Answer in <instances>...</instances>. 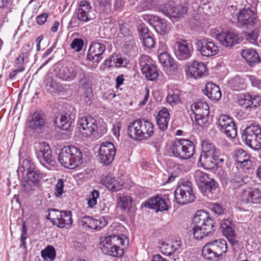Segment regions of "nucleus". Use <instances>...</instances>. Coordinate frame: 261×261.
I'll list each match as a JSON object with an SVG mask.
<instances>
[{
	"label": "nucleus",
	"instance_id": "obj_49",
	"mask_svg": "<svg viewBox=\"0 0 261 261\" xmlns=\"http://www.w3.org/2000/svg\"><path fill=\"white\" fill-rule=\"evenodd\" d=\"M156 5V0H143L137 6V10L139 12L146 11L153 9Z\"/></svg>",
	"mask_w": 261,
	"mask_h": 261
},
{
	"label": "nucleus",
	"instance_id": "obj_2",
	"mask_svg": "<svg viewBox=\"0 0 261 261\" xmlns=\"http://www.w3.org/2000/svg\"><path fill=\"white\" fill-rule=\"evenodd\" d=\"M58 160L64 167L73 169L82 164V153L74 146H64L60 151Z\"/></svg>",
	"mask_w": 261,
	"mask_h": 261
},
{
	"label": "nucleus",
	"instance_id": "obj_10",
	"mask_svg": "<svg viewBox=\"0 0 261 261\" xmlns=\"http://www.w3.org/2000/svg\"><path fill=\"white\" fill-rule=\"evenodd\" d=\"M216 38L224 46L231 48L242 41V36L236 31L230 29L216 35Z\"/></svg>",
	"mask_w": 261,
	"mask_h": 261
},
{
	"label": "nucleus",
	"instance_id": "obj_59",
	"mask_svg": "<svg viewBox=\"0 0 261 261\" xmlns=\"http://www.w3.org/2000/svg\"><path fill=\"white\" fill-rule=\"evenodd\" d=\"M107 223L108 222L103 218H101L99 219H93V224H92L91 229L99 230L106 226L107 225Z\"/></svg>",
	"mask_w": 261,
	"mask_h": 261
},
{
	"label": "nucleus",
	"instance_id": "obj_8",
	"mask_svg": "<svg viewBox=\"0 0 261 261\" xmlns=\"http://www.w3.org/2000/svg\"><path fill=\"white\" fill-rule=\"evenodd\" d=\"M92 7L90 3L86 1H81L78 9L74 12L73 17L69 22V25L74 27L79 25L76 19L82 23L87 22L92 19L91 16Z\"/></svg>",
	"mask_w": 261,
	"mask_h": 261
},
{
	"label": "nucleus",
	"instance_id": "obj_64",
	"mask_svg": "<svg viewBox=\"0 0 261 261\" xmlns=\"http://www.w3.org/2000/svg\"><path fill=\"white\" fill-rule=\"evenodd\" d=\"M64 181L62 179H59L58 182L56 186L55 195L57 198L61 197L64 191Z\"/></svg>",
	"mask_w": 261,
	"mask_h": 261
},
{
	"label": "nucleus",
	"instance_id": "obj_42",
	"mask_svg": "<svg viewBox=\"0 0 261 261\" xmlns=\"http://www.w3.org/2000/svg\"><path fill=\"white\" fill-rule=\"evenodd\" d=\"M202 255L205 259L213 261L218 260L220 257L219 254H216L215 251L208 243L203 246L202 249Z\"/></svg>",
	"mask_w": 261,
	"mask_h": 261
},
{
	"label": "nucleus",
	"instance_id": "obj_5",
	"mask_svg": "<svg viewBox=\"0 0 261 261\" xmlns=\"http://www.w3.org/2000/svg\"><path fill=\"white\" fill-rule=\"evenodd\" d=\"M175 200L180 204H185L193 202L195 199L192 184L189 181H182L174 192Z\"/></svg>",
	"mask_w": 261,
	"mask_h": 261
},
{
	"label": "nucleus",
	"instance_id": "obj_12",
	"mask_svg": "<svg viewBox=\"0 0 261 261\" xmlns=\"http://www.w3.org/2000/svg\"><path fill=\"white\" fill-rule=\"evenodd\" d=\"M196 46L197 51L202 56L210 57L216 55L219 49L218 46L210 39H200L197 40Z\"/></svg>",
	"mask_w": 261,
	"mask_h": 261
},
{
	"label": "nucleus",
	"instance_id": "obj_54",
	"mask_svg": "<svg viewBox=\"0 0 261 261\" xmlns=\"http://www.w3.org/2000/svg\"><path fill=\"white\" fill-rule=\"evenodd\" d=\"M60 83L54 81L51 78H48L45 82V86L46 89L51 93H57Z\"/></svg>",
	"mask_w": 261,
	"mask_h": 261
},
{
	"label": "nucleus",
	"instance_id": "obj_35",
	"mask_svg": "<svg viewBox=\"0 0 261 261\" xmlns=\"http://www.w3.org/2000/svg\"><path fill=\"white\" fill-rule=\"evenodd\" d=\"M228 83L231 90L235 91L244 90L247 86L244 77L239 75H236L231 78Z\"/></svg>",
	"mask_w": 261,
	"mask_h": 261
},
{
	"label": "nucleus",
	"instance_id": "obj_58",
	"mask_svg": "<svg viewBox=\"0 0 261 261\" xmlns=\"http://www.w3.org/2000/svg\"><path fill=\"white\" fill-rule=\"evenodd\" d=\"M99 196V193L97 190H94L89 195L87 204L89 207L92 208L97 204V199Z\"/></svg>",
	"mask_w": 261,
	"mask_h": 261
},
{
	"label": "nucleus",
	"instance_id": "obj_11",
	"mask_svg": "<svg viewBox=\"0 0 261 261\" xmlns=\"http://www.w3.org/2000/svg\"><path fill=\"white\" fill-rule=\"evenodd\" d=\"M142 17L161 35H165L171 30V24L168 23L165 19L149 14H144L142 15Z\"/></svg>",
	"mask_w": 261,
	"mask_h": 261
},
{
	"label": "nucleus",
	"instance_id": "obj_22",
	"mask_svg": "<svg viewBox=\"0 0 261 261\" xmlns=\"http://www.w3.org/2000/svg\"><path fill=\"white\" fill-rule=\"evenodd\" d=\"M110 239L107 237H102L99 243V247L102 252L113 257H120L123 254L122 249H115L113 247Z\"/></svg>",
	"mask_w": 261,
	"mask_h": 261
},
{
	"label": "nucleus",
	"instance_id": "obj_39",
	"mask_svg": "<svg viewBox=\"0 0 261 261\" xmlns=\"http://www.w3.org/2000/svg\"><path fill=\"white\" fill-rule=\"evenodd\" d=\"M55 122L63 130H68L72 123V118L70 115H59L56 117Z\"/></svg>",
	"mask_w": 261,
	"mask_h": 261
},
{
	"label": "nucleus",
	"instance_id": "obj_38",
	"mask_svg": "<svg viewBox=\"0 0 261 261\" xmlns=\"http://www.w3.org/2000/svg\"><path fill=\"white\" fill-rule=\"evenodd\" d=\"M139 119L130 122L127 126L128 136L135 140H140Z\"/></svg>",
	"mask_w": 261,
	"mask_h": 261
},
{
	"label": "nucleus",
	"instance_id": "obj_46",
	"mask_svg": "<svg viewBox=\"0 0 261 261\" xmlns=\"http://www.w3.org/2000/svg\"><path fill=\"white\" fill-rule=\"evenodd\" d=\"M194 177L199 188L211 178L208 174L200 170L194 172Z\"/></svg>",
	"mask_w": 261,
	"mask_h": 261
},
{
	"label": "nucleus",
	"instance_id": "obj_40",
	"mask_svg": "<svg viewBox=\"0 0 261 261\" xmlns=\"http://www.w3.org/2000/svg\"><path fill=\"white\" fill-rule=\"evenodd\" d=\"M193 114H210L209 106L206 102L197 101L191 106Z\"/></svg>",
	"mask_w": 261,
	"mask_h": 261
},
{
	"label": "nucleus",
	"instance_id": "obj_34",
	"mask_svg": "<svg viewBox=\"0 0 261 261\" xmlns=\"http://www.w3.org/2000/svg\"><path fill=\"white\" fill-rule=\"evenodd\" d=\"M217 155L201 154L198 162L201 166L206 169H214L216 166Z\"/></svg>",
	"mask_w": 261,
	"mask_h": 261
},
{
	"label": "nucleus",
	"instance_id": "obj_21",
	"mask_svg": "<svg viewBox=\"0 0 261 261\" xmlns=\"http://www.w3.org/2000/svg\"><path fill=\"white\" fill-rule=\"evenodd\" d=\"M142 205L150 209H153L156 212L167 211L169 208L165 200L160 195L152 197L143 203Z\"/></svg>",
	"mask_w": 261,
	"mask_h": 261
},
{
	"label": "nucleus",
	"instance_id": "obj_29",
	"mask_svg": "<svg viewBox=\"0 0 261 261\" xmlns=\"http://www.w3.org/2000/svg\"><path fill=\"white\" fill-rule=\"evenodd\" d=\"M188 67L187 71L195 79L204 75L206 71V65L202 62L194 61Z\"/></svg>",
	"mask_w": 261,
	"mask_h": 261
},
{
	"label": "nucleus",
	"instance_id": "obj_7",
	"mask_svg": "<svg viewBox=\"0 0 261 261\" xmlns=\"http://www.w3.org/2000/svg\"><path fill=\"white\" fill-rule=\"evenodd\" d=\"M80 67L71 63L65 65H56L54 71L56 77L64 82H71L76 76Z\"/></svg>",
	"mask_w": 261,
	"mask_h": 261
},
{
	"label": "nucleus",
	"instance_id": "obj_32",
	"mask_svg": "<svg viewBox=\"0 0 261 261\" xmlns=\"http://www.w3.org/2000/svg\"><path fill=\"white\" fill-rule=\"evenodd\" d=\"M251 95L249 93H244L240 96L238 100V104L241 106V111L243 113L249 112L253 113V109L252 108L253 102H252Z\"/></svg>",
	"mask_w": 261,
	"mask_h": 261
},
{
	"label": "nucleus",
	"instance_id": "obj_20",
	"mask_svg": "<svg viewBox=\"0 0 261 261\" xmlns=\"http://www.w3.org/2000/svg\"><path fill=\"white\" fill-rule=\"evenodd\" d=\"M36 155L39 160L43 158L45 163L52 166H55L56 161L47 143L42 142L40 143L39 149L36 152Z\"/></svg>",
	"mask_w": 261,
	"mask_h": 261
},
{
	"label": "nucleus",
	"instance_id": "obj_62",
	"mask_svg": "<svg viewBox=\"0 0 261 261\" xmlns=\"http://www.w3.org/2000/svg\"><path fill=\"white\" fill-rule=\"evenodd\" d=\"M83 46L84 41L81 38H74L70 44L71 48L76 52L80 51L82 49Z\"/></svg>",
	"mask_w": 261,
	"mask_h": 261
},
{
	"label": "nucleus",
	"instance_id": "obj_25",
	"mask_svg": "<svg viewBox=\"0 0 261 261\" xmlns=\"http://www.w3.org/2000/svg\"><path fill=\"white\" fill-rule=\"evenodd\" d=\"M140 140H146L152 136L154 128L153 124L150 121L139 119Z\"/></svg>",
	"mask_w": 261,
	"mask_h": 261
},
{
	"label": "nucleus",
	"instance_id": "obj_13",
	"mask_svg": "<svg viewBox=\"0 0 261 261\" xmlns=\"http://www.w3.org/2000/svg\"><path fill=\"white\" fill-rule=\"evenodd\" d=\"M77 124L81 127H80V131L83 137L90 136L97 128L96 120L91 117V115H85L81 117L78 120Z\"/></svg>",
	"mask_w": 261,
	"mask_h": 261
},
{
	"label": "nucleus",
	"instance_id": "obj_24",
	"mask_svg": "<svg viewBox=\"0 0 261 261\" xmlns=\"http://www.w3.org/2000/svg\"><path fill=\"white\" fill-rule=\"evenodd\" d=\"M241 55L247 64L252 67L258 64L261 61V59L256 50L252 48L243 49Z\"/></svg>",
	"mask_w": 261,
	"mask_h": 261
},
{
	"label": "nucleus",
	"instance_id": "obj_28",
	"mask_svg": "<svg viewBox=\"0 0 261 261\" xmlns=\"http://www.w3.org/2000/svg\"><path fill=\"white\" fill-rule=\"evenodd\" d=\"M165 8V14L174 18L182 17L187 11L186 7L181 5L171 7L169 4H166Z\"/></svg>",
	"mask_w": 261,
	"mask_h": 261
},
{
	"label": "nucleus",
	"instance_id": "obj_47",
	"mask_svg": "<svg viewBox=\"0 0 261 261\" xmlns=\"http://www.w3.org/2000/svg\"><path fill=\"white\" fill-rule=\"evenodd\" d=\"M118 206L123 210L129 211L132 206V199L130 197L127 196H120L118 198Z\"/></svg>",
	"mask_w": 261,
	"mask_h": 261
},
{
	"label": "nucleus",
	"instance_id": "obj_30",
	"mask_svg": "<svg viewBox=\"0 0 261 261\" xmlns=\"http://www.w3.org/2000/svg\"><path fill=\"white\" fill-rule=\"evenodd\" d=\"M204 196L212 198L214 194L218 190V184L213 178L199 188Z\"/></svg>",
	"mask_w": 261,
	"mask_h": 261
},
{
	"label": "nucleus",
	"instance_id": "obj_45",
	"mask_svg": "<svg viewBox=\"0 0 261 261\" xmlns=\"http://www.w3.org/2000/svg\"><path fill=\"white\" fill-rule=\"evenodd\" d=\"M230 222L228 220H225L221 224V228L224 235H225L230 241H234L235 239V233L233 228L229 225Z\"/></svg>",
	"mask_w": 261,
	"mask_h": 261
},
{
	"label": "nucleus",
	"instance_id": "obj_19",
	"mask_svg": "<svg viewBox=\"0 0 261 261\" xmlns=\"http://www.w3.org/2000/svg\"><path fill=\"white\" fill-rule=\"evenodd\" d=\"M82 72L79 75V83L81 85L83 88L85 90L84 92V96L88 100L92 95V84L94 80L93 73L92 72H86L82 69Z\"/></svg>",
	"mask_w": 261,
	"mask_h": 261
},
{
	"label": "nucleus",
	"instance_id": "obj_4",
	"mask_svg": "<svg viewBox=\"0 0 261 261\" xmlns=\"http://www.w3.org/2000/svg\"><path fill=\"white\" fill-rule=\"evenodd\" d=\"M246 144L254 150L261 148V129L257 125H251L246 127L242 134Z\"/></svg>",
	"mask_w": 261,
	"mask_h": 261
},
{
	"label": "nucleus",
	"instance_id": "obj_36",
	"mask_svg": "<svg viewBox=\"0 0 261 261\" xmlns=\"http://www.w3.org/2000/svg\"><path fill=\"white\" fill-rule=\"evenodd\" d=\"M213 250L215 251L216 254H219L220 256L223 253L226 252L227 250L226 241L224 239L215 240L213 242L207 243Z\"/></svg>",
	"mask_w": 261,
	"mask_h": 261
},
{
	"label": "nucleus",
	"instance_id": "obj_9",
	"mask_svg": "<svg viewBox=\"0 0 261 261\" xmlns=\"http://www.w3.org/2000/svg\"><path fill=\"white\" fill-rule=\"evenodd\" d=\"M139 63L142 73L145 75L146 80L153 81L157 79L159 73L156 66L149 56H141Z\"/></svg>",
	"mask_w": 261,
	"mask_h": 261
},
{
	"label": "nucleus",
	"instance_id": "obj_57",
	"mask_svg": "<svg viewBox=\"0 0 261 261\" xmlns=\"http://www.w3.org/2000/svg\"><path fill=\"white\" fill-rule=\"evenodd\" d=\"M129 62L125 58L120 55H115L113 59V64L116 68L125 67Z\"/></svg>",
	"mask_w": 261,
	"mask_h": 261
},
{
	"label": "nucleus",
	"instance_id": "obj_41",
	"mask_svg": "<svg viewBox=\"0 0 261 261\" xmlns=\"http://www.w3.org/2000/svg\"><path fill=\"white\" fill-rule=\"evenodd\" d=\"M201 147V154L217 155L219 151L215 145L208 140L203 141Z\"/></svg>",
	"mask_w": 261,
	"mask_h": 261
},
{
	"label": "nucleus",
	"instance_id": "obj_23",
	"mask_svg": "<svg viewBox=\"0 0 261 261\" xmlns=\"http://www.w3.org/2000/svg\"><path fill=\"white\" fill-rule=\"evenodd\" d=\"M241 198L242 200L247 202L261 204V188H252L244 190Z\"/></svg>",
	"mask_w": 261,
	"mask_h": 261
},
{
	"label": "nucleus",
	"instance_id": "obj_27",
	"mask_svg": "<svg viewBox=\"0 0 261 261\" xmlns=\"http://www.w3.org/2000/svg\"><path fill=\"white\" fill-rule=\"evenodd\" d=\"M203 93L212 101H218L221 97L222 93L218 86L212 83H208L205 89L203 90Z\"/></svg>",
	"mask_w": 261,
	"mask_h": 261
},
{
	"label": "nucleus",
	"instance_id": "obj_61",
	"mask_svg": "<svg viewBox=\"0 0 261 261\" xmlns=\"http://www.w3.org/2000/svg\"><path fill=\"white\" fill-rule=\"evenodd\" d=\"M208 116L209 115H194L193 117L191 116V119L192 121L194 119L195 123L198 125L202 126L208 123Z\"/></svg>",
	"mask_w": 261,
	"mask_h": 261
},
{
	"label": "nucleus",
	"instance_id": "obj_16",
	"mask_svg": "<svg viewBox=\"0 0 261 261\" xmlns=\"http://www.w3.org/2000/svg\"><path fill=\"white\" fill-rule=\"evenodd\" d=\"M238 23L243 27H252L257 22V18L254 12L250 8L241 10L237 15Z\"/></svg>",
	"mask_w": 261,
	"mask_h": 261
},
{
	"label": "nucleus",
	"instance_id": "obj_15",
	"mask_svg": "<svg viewBox=\"0 0 261 261\" xmlns=\"http://www.w3.org/2000/svg\"><path fill=\"white\" fill-rule=\"evenodd\" d=\"M193 46L186 40L177 41L174 44V53L179 60L189 59L193 53Z\"/></svg>",
	"mask_w": 261,
	"mask_h": 261
},
{
	"label": "nucleus",
	"instance_id": "obj_51",
	"mask_svg": "<svg viewBox=\"0 0 261 261\" xmlns=\"http://www.w3.org/2000/svg\"><path fill=\"white\" fill-rule=\"evenodd\" d=\"M41 254L44 260H53L56 256V251L53 246L49 245L41 251Z\"/></svg>",
	"mask_w": 261,
	"mask_h": 261
},
{
	"label": "nucleus",
	"instance_id": "obj_6",
	"mask_svg": "<svg viewBox=\"0 0 261 261\" xmlns=\"http://www.w3.org/2000/svg\"><path fill=\"white\" fill-rule=\"evenodd\" d=\"M106 43V41L101 39L92 41L88 51L86 60L98 64L103 58Z\"/></svg>",
	"mask_w": 261,
	"mask_h": 261
},
{
	"label": "nucleus",
	"instance_id": "obj_1",
	"mask_svg": "<svg viewBox=\"0 0 261 261\" xmlns=\"http://www.w3.org/2000/svg\"><path fill=\"white\" fill-rule=\"evenodd\" d=\"M214 220L203 210L196 212L193 218L192 234L196 240L212 235L217 228Z\"/></svg>",
	"mask_w": 261,
	"mask_h": 261
},
{
	"label": "nucleus",
	"instance_id": "obj_44",
	"mask_svg": "<svg viewBox=\"0 0 261 261\" xmlns=\"http://www.w3.org/2000/svg\"><path fill=\"white\" fill-rule=\"evenodd\" d=\"M108 237L113 245V247H115L117 250L122 249L124 252V248H121V247L124 245L125 240L126 239V237L123 234L120 236L112 234L108 236Z\"/></svg>",
	"mask_w": 261,
	"mask_h": 261
},
{
	"label": "nucleus",
	"instance_id": "obj_33",
	"mask_svg": "<svg viewBox=\"0 0 261 261\" xmlns=\"http://www.w3.org/2000/svg\"><path fill=\"white\" fill-rule=\"evenodd\" d=\"M42 115H31L27 121L28 126L34 129H41L45 126L46 122Z\"/></svg>",
	"mask_w": 261,
	"mask_h": 261
},
{
	"label": "nucleus",
	"instance_id": "obj_60",
	"mask_svg": "<svg viewBox=\"0 0 261 261\" xmlns=\"http://www.w3.org/2000/svg\"><path fill=\"white\" fill-rule=\"evenodd\" d=\"M59 112H57L58 114H72L74 108L71 107H69L67 104H64L63 105L59 104L57 107Z\"/></svg>",
	"mask_w": 261,
	"mask_h": 261
},
{
	"label": "nucleus",
	"instance_id": "obj_37",
	"mask_svg": "<svg viewBox=\"0 0 261 261\" xmlns=\"http://www.w3.org/2000/svg\"><path fill=\"white\" fill-rule=\"evenodd\" d=\"M159 243L161 244L160 248L161 252L168 256L172 255L180 247V244L178 242H176L175 244H171L161 241Z\"/></svg>",
	"mask_w": 261,
	"mask_h": 261
},
{
	"label": "nucleus",
	"instance_id": "obj_48",
	"mask_svg": "<svg viewBox=\"0 0 261 261\" xmlns=\"http://www.w3.org/2000/svg\"><path fill=\"white\" fill-rule=\"evenodd\" d=\"M159 60L160 62L164 66H170L174 69L176 67V64H172V59H171L170 55L167 52H162L160 54L159 56Z\"/></svg>",
	"mask_w": 261,
	"mask_h": 261
},
{
	"label": "nucleus",
	"instance_id": "obj_52",
	"mask_svg": "<svg viewBox=\"0 0 261 261\" xmlns=\"http://www.w3.org/2000/svg\"><path fill=\"white\" fill-rule=\"evenodd\" d=\"M249 156V155L242 149L235 150L233 152V158L238 164L242 163Z\"/></svg>",
	"mask_w": 261,
	"mask_h": 261
},
{
	"label": "nucleus",
	"instance_id": "obj_43",
	"mask_svg": "<svg viewBox=\"0 0 261 261\" xmlns=\"http://www.w3.org/2000/svg\"><path fill=\"white\" fill-rule=\"evenodd\" d=\"M72 223L71 212L69 211H63V214L60 220L56 221L58 227L63 228L66 226H70Z\"/></svg>",
	"mask_w": 261,
	"mask_h": 261
},
{
	"label": "nucleus",
	"instance_id": "obj_63",
	"mask_svg": "<svg viewBox=\"0 0 261 261\" xmlns=\"http://www.w3.org/2000/svg\"><path fill=\"white\" fill-rule=\"evenodd\" d=\"M118 23L120 33L124 37H128L130 35V31L128 27V24L121 20L118 21Z\"/></svg>",
	"mask_w": 261,
	"mask_h": 261
},
{
	"label": "nucleus",
	"instance_id": "obj_17",
	"mask_svg": "<svg viewBox=\"0 0 261 261\" xmlns=\"http://www.w3.org/2000/svg\"><path fill=\"white\" fill-rule=\"evenodd\" d=\"M218 124L224 129V133L230 138L237 136V131L233 119L229 115H220Z\"/></svg>",
	"mask_w": 261,
	"mask_h": 261
},
{
	"label": "nucleus",
	"instance_id": "obj_26",
	"mask_svg": "<svg viewBox=\"0 0 261 261\" xmlns=\"http://www.w3.org/2000/svg\"><path fill=\"white\" fill-rule=\"evenodd\" d=\"M29 48V44L24 45L21 49V53L15 59V66L17 68L18 71H23L24 70V64L29 62V57L30 54Z\"/></svg>",
	"mask_w": 261,
	"mask_h": 261
},
{
	"label": "nucleus",
	"instance_id": "obj_31",
	"mask_svg": "<svg viewBox=\"0 0 261 261\" xmlns=\"http://www.w3.org/2000/svg\"><path fill=\"white\" fill-rule=\"evenodd\" d=\"M101 183L113 192H117L120 190L122 186V184L120 183L118 180L116 179L111 174L105 176L101 180Z\"/></svg>",
	"mask_w": 261,
	"mask_h": 261
},
{
	"label": "nucleus",
	"instance_id": "obj_53",
	"mask_svg": "<svg viewBox=\"0 0 261 261\" xmlns=\"http://www.w3.org/2000/svg\"><path fill=\"white\" fill-rule=\"evenodd\" d=\"M35 169H36L35 165L32 161L30 159H25L18 167V172H23L27 171V172H29Z\"/></svg>",
	"mask_w": 261,
	"mask_h": 261
},
{
	"label": "nucleus",
	"instance_id": "obj_18",
	"mask_svg": "<svg viewBox=\"0 0 261 261\" xmlns=\"http://www.w3.org/2000/svg\"><path fill=\"white\" fill-rule=\"evenodd\" d=\"M27 180L23 184L25 190L30 192L35 191L40 187V181L42 177L40 171L36 168L27 172Z\"/></svg>",
	"mask_w": 261,
	"mask_h": 261
},
{
	"label": "nucleus",
	"instance_id": "obj_3",
	"mask_svg": "<svg viewBox=\"0 0 261 261\" xmlns=\"http://www.w3.org/2000/svg\"><path fill=\"white\" fill-rule=\"evenodd\" d=\"M170 149L174 156L182 160H188L194 155L195 145L189 140L180 139L172 143Z\"/></svg>",
	"mask_w": 261,
	"mask_h": 261
},
{
	"label": "nucleus",
	"instance_id": "obj_14",
	"mask_svg": "<svg viewBox=\"0 0 261 261\" xmlns=\"http://www.w3.org/2000/svg\"><path fill=\"white\" fill-rule=\"evenodd\" d=\"M116 149L112 143L103 142L100 145L99 155L101 163L104 165H110L114 159Z\"/></svg>",
	"mask_w": 261,
	"mask_h": 261
},
{
	"label": "nucleus",
	"instance_id": "obj_55",
	"mask_svg": "<svg viewBox=\"0 0 261 261\" xmlns=\"http://www.w3.org/2000/svg\"><path fill=\"white\" fill-rule=\"evenodd\" d=\"M227 180L229 182L231 183L234 187L240 186L244 183L241 175L240 174H236L234 172L231 174Z\"/></svg>",
	"mask_w": 261,
	"mask_h": 261
},
{
	"label": "nucleus",
	"instance_id": "obj_50",
	"mask_svg": "<svg viewBox=\"0 0 261 261\" xmlns=\"http://www.w3.org/2000/svg\"><path fill=\"white\" fill-rule=\"evenodd\" d=\"M259 34V31L258 29H254L252 31H244L243 35L246 40L252 44L257 43V38Z\"/></svg>",
	"mask_w": 261,
	"mask_h": 261
},
{
	"label": "nucleus",
	"instance_id": "obj_56",
	"mask_svg": "<svg viewBox=\"0 0 261 261\" xmlns=\"http://www.w3.org/2000/svg\"><path fill=\"white\" fill-rule=\"evenodd\" d=\"M157 125L160 129L164 130L166 129L169 120V115H156V117Z\"/></svg>",
	"mask_w": 261,
	"mask_h": 261
}]
</instances>
